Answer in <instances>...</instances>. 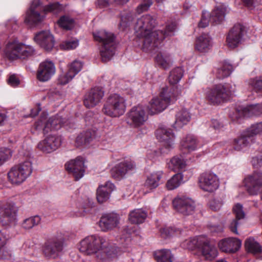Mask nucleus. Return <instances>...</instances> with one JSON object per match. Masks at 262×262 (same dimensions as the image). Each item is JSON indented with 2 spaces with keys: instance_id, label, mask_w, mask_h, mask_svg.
Returning <instances> with one entry per match:
<instances>
[{
  "instance_id": "obj_45",
  "label": "nucleus",
  "mask_w": 262,
  "mask_h": 262,
  "mask_svg": "<svg viewBox=\"0 0 262 262\" xmlns=\"http://www.w3.org/2000/svg\"><path fill=\"white\" fill-rule=\"evenodd\" d=\"M176 29V26L174 24L168 25L166 26L165 31L163 32L162 31L157 30L156 34V46L159 42H160L167 36L172 35Z\"/></svg>"
},
{
  "instance_id": "obj_41",
  "label": "nucleus",
  "mask_w": 262,
  "mask_h": 262,
  "mask_svg": "<svg viewBox=\"0 0 262 262\" xmlns=\"http://www.w3.org/2000/svg\"><path fill=\"white\" fill-rule=\"evenodd\" d=\"M155 259L158 262H172V255L167 249H162L156 251L154 253Z\"/></svg>"
},
{
  "instance_id": "obj_7",
  "label": "nucleus",
  "mask_w": 262,
  "mask_h": 262,
  "mask_svg": "<svg viewBox=\"0 0 262 262\" xmlns=\"http://www.w3.org/2000/svg\"><path fill=\"white\" fill-rule=\"evenodd\" d=\"M32 172V163L27 160L12 167L8 172V179L12 184L19 185L24 182Z\"/></svg>"
},
{
  "instance_id": "obj_11",
  "label": "nucleus",
  "mask_w": 262,
  "mask_h": 262,
  "mask_svg": "<svg viewBox=\"0 0 262 262\" xmlns=\"http://www.w3.org/2000/svg\"><path fill=\"white\" fill-rule=\"evenodd\" d=\"M66 170L72 174L76 180L82 178L85 172L84 159L81 157H77L67 162L65 164Z\"/></svg>"
},
{
  "instance_id": "obj_16",
  "label": "nucleus",
  "mask_w": 262,
  "mask_h": 262,
  "mask_svg": "<svg viewBox=\"0 0 262 262\" xmlns=\"http://www.w3.org/2000/svg\"><path fill=\"white\" fill-rule=\"evenodd\" d=\"M60 144V140L57 137L49 135L38 143L37 147L43 152L50 153L56 150Z\"/></svg>"
},
{
  "instance_id": "obj_21",
  "label": "nucleus",
  "mask_w": 262,
  "mask_h": 262,
  "mask_svg": "<svg viewBox=\"0 0 262 262\" xmlns=\"http://www.w3.org/2000/svg\"><path fill=\"white\" fill-rule=\"evenodd\" d=\"M64 241L62 238L54 239L46 245L43 251L45 255L50 258L57 257L63 250Z\"/></svg>"
},
{
  "instance_id": "obj_52",
  "label": "nucleus",
  "mask_w": 262,
  "mask_h": 262,
  "mask_svg": "<svg viewBox=\"0 0 262 262\" xmlns=\"http://www.w3.org/2000/svg\"><path fill=\"white\" fill-rule=\"evenodd\" d=\"M181 232L179 229L173 228H164L161 230V235L164 238H168L171 236H178Z\"/></svg>"
},
{
  "instance_id": "obj_28",
  "label": "nucleus",
  "mask_w": 262,
  "mask_h": 262,
  "mask_svg": "<svg viewBox=\"0 0 262 262\" xmlns=\"http://www.w3.org/2000/svg\"><path fill=\"white\" fill-rule=\"evenodd\" d=\"M212 42L211 38L206 34L198 37L195 43V50L201 53L208 52L211 49Z\"/></svg>"
},
{
  "instance_id": "obj_32",
  "label": "nucleus",
  "mask_w": 262,
  "mask_h": 262,
  "mask_svg": "<svg viewBox=\"0 0 262 262\" xmlns=\"http://www.w3.org/2000/svg\"><path fill=\"white\" fill-rule=\"evenodd\" d=\"M94 39L97 41L101 42L102 45H110L114 42V36L111 32L101 29L93 33Z\"/></svg>"
},
{
  "instance_id": "obj_50",
  "label": "nucleus",
  "mask_w": 262,
  "mask_h": 262,
  "mask_svg": "<svg viewBox=\"0 0 262 262\" xmlns=\"http://www.w3.org/2000/svg\"><path fill=\"white\" fill-rule=\"evenodd\" d=\"M59 26L65 30H71L74 27V20L66 16L61 17L58 21Z\"/></svg>"
},
{
  "instance_id": "obj_15",
  "label": "nucleus",
  "mask_w": 262,
  "mask_h": 262,
  "mask_svg": "<svg viewBox=\"0 0 262 262\" xmlns=\"http://www.w3.org/2000/svg\"><path fill=\"white\" fill-rule=\"evenodd\" d=\"M247 190L251 195L257 194L262 185V173L254 172L244 180Z\"/></svg>"
},
{
  "instance_id": "obj_42",
  "label": "nucleus",
  "mask_w": 262,
  "mask_h": 262,
  "mask_svg": "<svg viewBox=\"0 0 262 262\" xmlns=\"http://www.w3.org/2000/svg\"><path fill=\"white\" fill-rule=\"evenodd\" d=\"M183 176L182 173L175 174L167 181L166 186L168 190H173L183 182Z\"/></svg>"
},
{
  "instance_id": "obj_17",
  "label": "nucleus",
  "mask_w": 262,
  "mask_h": 262,
  "mask_svg": "<svg viewBox=\"0 0 262 262\" xmlns=\"http://www.w3.org/2000/svg\"><path fill=\"white\" fill-rule=\"evenodd\" d=\"M34 40L47 51H51L54 46V37L49 31H43L37 33L34 37Z\"/></svg>"
},
{
  "instance_id": "obj_26",
  "label": "nucleus",
  "mask_w": 262,
  "mask_h": 262,
  "mask_svg": "<svg viewBox=\"0 0 262 262\" xmlns=\"http://www.w3.org/2000/svg\"><path fill=\"white\" fill-rule=\"evenodd\" d=\"M233 211L235 219L232 220L229 224V228L233 232L237 234V227L241 224V221L245 218L246 215L242 205L239 203H237L233 206Z\"/></svg>"
},
{
  "instance_id": "obj_6",
  "label": "nucleus",
  "mask_w": 262,
  "mask_h": 262,
  "mask_svg": "<svg viewBox=\"0 0 262 262\" xmlns=\"http://www.w3.org/2000/svg\"><path fill=\"white\" fill-rule=\"evenodd\" d=\"M234 90V88L229 84H219L206 89L204 93L210 103L219 104L223 102Z\"/></svg>"
},
{
  "instance_id": "obj_3",
  "label": "nucleus",
  "mask_w": 262,
  "mask_h": 262,
  "mask_svg": "<svg viewBox=\"0 0 262 262\" xmlns=\"http://www.w3.org/2000/svg\"><path fill=\"white\" fill-rule=\"evenodd\" d=\"M180 95L177 88L173 89L163 86L159 96L154 97L149 102L148 108L151 114L163 111L171 103L174 102Z\"/></svg>"
},
{
  "instance_id": "obj_63",
  "label": "nucleus",
  "mask_w": 262,
  "mask_h": 262,
  "mask_svg": "<svg viewBox=\"0 0 262 262\" xmlns=\"http://www.w3.org/2000/svg\"><path fill=\"white\" fill-rule=\"evenodd\" d=\"M8 82L9 85L13 87H16L18 86L20 83V80L18 77L15 75H12L10 76Z\"/></svg>"
},
{
  "instance_id": "obj_31",
  "label": "nucleus",
  "mask_w": 262,
  "mask_h": 262,
  "mask_svg": "<svg viewBox=\"0 0 262 262\" xmlns=\"http://www.w3.org/2000/svg\"><path fill=\"white\" fill-rule=\"evenodd\" d=\"M94 39L97 41L101 42L102 45H110L114 42V36L111 32L101 29L93 33Z\"/></svg>"
},
{
  "instance_id": "obj_29",
  "label": "nucleus",
  "mask_w": 262,
  "mask_h": 262,
  "mask_svg": "<svg viewBox=\"0 0 262 262\" xmlns=\"http://www.w3.org/2000/svg\"><path fill=\"white\" fill-rule=\"evenodd\" d=\"M163 175V171L161 170L153 171L149 173L144 183V186L149 189H154L158 187L160 181Z\"/></svg>"
},
{
  "instance_id": "obj_38",
  "label": "nucleus",
  "mask_w": 262,
  "mask_h": 262,
  "mask_svg": "<svg viewBox=\"0 0 262 262\" xmlns=\"http://www.w3.org/2000/svg\"><path fill=\"white\" fill-rule=\"evenodd\" d=\"M147 215V212L142 209H135L130 212L129 220L133 224H140L145 221Z\"/></svg>"
},
{
  "instance_id": "obj_64",
  "label": "nucleus",
  "mask_w": 262,
  "mask_h": 262,
  "mask_svg": "<svg viewBox=\"0 0 262 262\" xmlns=\"http://www.w3.org/2000/svg\"><path fill=\"white\" fill-rule=\"evenodd\" d=\"M7 240L6 234L0 231V254L4 250Z\"/></svg>"
},
{
  "instance_id": "obj_18",
  "label": "nucleus",
  "mask_w": 262,
  "mask_h": 262,
  "mask_svg": "<svg viewBox=\"0 0 262 262\" xmlns=\"http://www.w3.org/2000/svg\"><path fill=\"white\" fill-rule=\"evenodd\" d=\"M62 124L64 126H68V123L67 121H61V118L59 116H57L50 118L45 125H43L42 120L36 122L35 127L37 129H43L45 132H48L49 130L60 128Z\"/></svg>"
},
{
  "instance_id": "obj_25",
  "label": "nucleus",
  "mask_w": 262,
  "mask_h": 262,
  "mask_svg": "<svg viewBox=\"0 0 262 262\" xmlns=\"http://www.w3.org/2000/svg\"><path fill=\"white\" fill-rule=\"evenodd\" d=\"M202 256L207 260H212L217 255V250L215 245L210 241H203L199 246Z\"/></svg>"
},
{
  "instance_id": "obj_56",
  "label": "nucleus",
  "mask_w": 262,
  "mask_h": 262,
  "mask_svg": "<svg viewBox=\"0 0 262 262\" xmlns=\"http://www.w3.org/2000/svg\"><path fill=\"white\" fill-rule=\"evenodd\" d=\"M12 151L8 148L0 149V166L4 164L12 157Z\"/></svg>"
},
{
  "instance_id": "obj_51",
  "label": "nucleus",
  "mask_w": 262,
  "mask_h": 262,
  "mask_svg": "<svg viewBox=\"0 0 262 262\" xmlns=\"http://www.w3.org/2000/svg\"><path fill=\"white\" fill-rule=\"evenodd\" d=\"M250 138L254 135L262 133V122L252 125L245 132Z\"/></svg>"
},
{
  "instance_id": "obj_53",
  "label": "nucleus",
  "mask_w": 262,
  "mask_h": 262,
  "mask_svg": "<svg viewBox=\"0 0 262 262\" xmlns=\"http://www.w3.org/2000/svg\"><path fill=\"white\" fill-rule=\"evenodd\" d=\"M79 45V41L77 39H71L62 42L60 45V48L64 50H73Z\"/></svg>"
},
{
  "instance_id": "obj_60",
  "label": "nucleus",
  "mask_w": 262,
  "mask_h": 262,
  "mask_svg": "<svg viewBox=\"0 0 262 262\" xmlns=\"http://www.w3.org/2000/svg\"><path fill=\"white\" fill-rule=\"evenodd\" d=\"M62 9V7L58 3H55L46 6L45 8V11L56 13L60 11Z\"/></svg>"
},
{
  "instance_id": "obj_1",
  "label": "nucleus",
  "mask_w": 262,
  "mask_h": 262,
  "mask_svg": "<svg viewBox=\"0 0 262 262\" xmlns=\"http://www.w3.org/2000/svg\"><path fill=\"white\" fill-rule=\"evenodd\" d=\"M77 248L85 255H94L98 261H108L117 256V249L105 237L97 235L85 237L78 244Z\"/></svg>"
},
{
  "instance_id": "obj_23",
  "label": "nucleus",
  "mask_w": 262,
  "mask_h": 262,
  "mask_svg": "<svg viewBox=\"0 0 262 262\" xmlns=\"http://www.w3.org/2000/svg\"><path fill=\"white\" fill-rule=\"evenodd\" d=\"M104 96V92L98 88L92 89L85 95L84 104L86 107H92L99 103Z\"/></svg>"
},
{
  "instance_id": "obj_49",
  "label": "nucleus",
  "mask_w": 262,
  "mask_h": 262,
  "mask_svg": "<svg viewBox=\"0 0 262 262\" xmlns=\"http://www.w3.org/2000/svg\"><path fill=\"white\" fill-rule=\"evenodd\" d=\"M233 70L232 66L227 62H225L217 70V76L223 78L229 76Z\"/></svg>"
},
{
  "instance_id": "obj_62",
  "label": "nucleus",
  "mask_w": 262,
  "mask_h": 262,
  "mask_svg": "<svg viewBox=\"0 0 262 262\" xmlns=\"http://www.w3.org/2000/svg\"><path fill=\"white\" fill-rule=\"evenodd\" d=\"M151 5L152 2L150 0L144 1L138 6L137 11L138 13H141L147 11Z\"/></svg>"
},
{
  "instance_id": "obj_46",
  "label": "nucleus",
  "mask_w": 262,
  "mask_h": 262,
  "mask_svg": "<svg viewBox=\"0 0 262 262\" xmlns=\"http://www.w3.org/2000/svg\"><path fill=\"white\" fill-rule=\"evenodd\" d=\"M245 248L250 253L253 254L258 253L261 251V247L253 238H249L245 242Z\"/></svg>"
},
{
  "instance_id": "obj_37",
  "label": "nucleus",
  "mask_w": 262,
  "mask_h": 262,
  "mask_svg": "<svg viewBox=\"0 0 262 262\" xmlns=\"http://www.w3.org/2000/svg\"><path fill=\"white\" fill-rule=\"evenodd\" d=\"M251 141V139L244 132L240 137L234 140V148L237 151H245L250 146Z\"/></svg>"
},
{
  "instance_id": "obj_12",
  "label": "nucleus",
  "mask_w": 262,
  "mask_h": 262,
  "mask_svg": "<svg viewBox=\"0 0 262 262\" xmlns=\"http://www.w3.org/2000/svg\"><path fill=\"white\" fill-rule=\"evenodd\" d=\"M245 28L242 25H235L227 36L226 42L228 46L233 49L242 43Z\"/></svg>"
},
{
  "instance_id": "obj_22",
  "label": "nucleus",
  "mask_w": 262,
  "mask_h": 262,
  "mask_svg": "<svg viewBox=\"0 0 262 262\" xmlns=\"http://www.w3.org/2000/svg\"><path fill=\"white\" fill-rule=\"evenodd\" d=\"M119 223V217L117 215L105 214L101 216L99 222V226L102 231H107L116 227Z\"/></svg>"
},
{
  "instance_id": "obj_4",
  "label": "nucleus",
  "mask_w": 262,
  "mask_h": 262,
  "mask_svg": "<svg viewBox=\"0 0 262 262\" xmlns=\"http://www.w3.org/2000/svg\"><path fill=\"white\" fill-rule=\"evenodd\" d=\"M34 52L33 47L17 40L8 42L4 50L5 56L10 60L25 59L33 55Z\"/></svg>"
},
{
  "instance_id": "obj_13",
  "label": "nucleus",
  "mask_w": 262,
  "mask_h": 262,
  "mask_svg": "<svg viewBox=\"0 0 262 262\" xmlns=\"http://www.w3.org/2000/svg\"><path fill=\"white\" fill-rule=\"evenodd\" d=\"M55 72L56 68L54 63L52 61L47 60L39 64L36 77L39 81L46 82L52 78Z\"/></svg>"
},
{
  "instance_id": "obj_2",
  "label": "nucleus",
  "mask_w": 262,
  "mask_h": 262,
  "mask_svg": "<svg viewBox=\"0 0 262 262\" xmlns=\"http://www.w3.org/2000/svg\"><path fill=\"white\" fill-rule=\"evenodd\" d=\"M156 20L150 15H143L138 19L135 29L136 35L143 39L145 48L154 47L156 44L157 30H154Z\"/></svg>"
},
{
  "instance_id": "obj_10",
  "label": "nucleus",
  "mask_w": 262,
  "mask_h": 262,
  "mask_svg": "<svg viewBox=\"0 0 262 262\" xmlns=\"http://www.w3.org/2000/svg\"><path fill=\"white\" fill-rule=\"evenodd\" d=\"M172 204L174 209L184 215H191L194 212V202L188 198L178 196L173 200Z\"/></svg>"
},
{
  "instance_id": "obj_48",
  "label": "nucleus",
  "mask_w": 262,
  "mask_h": 262,
  "mask_svg": "<svg viewBox=\"0 0 262 262\" xmlns=\"http://www.w3.org/2000/svg\"><path fill=\"white\" fill-rule=\"evenodd\" d=\"M183 76V71L180 68L173 69L170 73L168 80L171 84H175L178 83Z\"/></svg>"
},
{
  "instance_id": "obj_47",
  "label": "nucleus",
  "mask_w": 262,
  "mask_h": 262,
  "mask_svg": "<svg viewBox=\"0 0 262 262\" xmlns=\"http://www.w3.org/2000/svg\"><path fill=\"white\" fill-rule=\"evenodd\" d=\"M94 137V132L87 130L81 133L77 136L76 142L79 144H86L91 141Z\"/></svg>"
},
{
  "instance_id": "obj_55",
  "label": "nucleus",
  "mask_w": 262,
  "mask_h": 262,
  "mask_svg": "<svg viewBox=\"0 0 262 262\" xmlns=\"http://www.w3.org/2000/svg\"><path fill=\"white\" fill-rule=\"evenodd\" d=\"M82 67L83 63L81 61L75 60L69 65L68 70L75 76L81 70Z\"/></svg>"
},
{
  "instance_id": "obj_59",
  "label": "nucleus",
  "mask_w": 262,
  "mask_h": 262,
  "mask_svg": "<svg viewBox=\"0 0 262 262\" xmlns=\"http://www.w3.org/2000/svg\"><path fill=\"white\" fill-rule=\"evenodd\" d=\"M223 205V200L221 198H216L210 202V208L213 210H220Z\"/></svg>"
},
{
  "instance_id": "obj_57",
  "label": "nucleus",
  "mask_w": 262,
  "mask_h": 262,
  "mask_svg": "<svg viewBox=\"0 0 262 262\" xmlns=\"http://www.w3.org/2000/svg\"><path fill=\"white\" fill-rule=\"evenodd\" d=\"M212 19L210 13L206 11H204L202 14V17L200 21L198 26L200 28H205L209 25V21Z\"/></svg>"
},
{
  "instance_id": "obj_58",
  "label": "nucleus",
  "mask_w": 262,
  "mask_h": 262,
  "mask_svg": "<svg viewBox=\"0 0 262 262\" xmlns=\"http://www.w3.org/2000/svg\"><path fill=\"white\" fill-rule=\"evenodd\" d=\"M197 242L196 239L190 238L183 242L181 246L184 249L192 250L196 247Z\"/></svg>"
},
{
  "instance_id": "obj_19",
  "label": "nucleus",
  "mask_w": 262,
  "mask_h": 262,
  "mask_svg": "<svg viewBox=\"0 0 262 262\" xmlns=\"http://www.w3.org/2000/svg\"><path fill=\"white\" fill-rule=\"evenodd\" d=\"M136 170V165L132 161H125L119 163L112 170L113 176L119 179L124 177L127 173H132Z\"/></svg>"
},
{
  "instance_id": "obj_27",
  "label": "nucleus",
  "mask_w": 262,
  "mask_h": 262,
  "mask_svg": "<svg viewBox=\"0 0 262 262\" xmlns=\"http://www.w3.org/2000/svg\"><path fill=\"white\" fill-rule=\"evenodd\" d=\"M115 189V185L110 181L99 186L97 190V199L100 203H103L109 199L111 193Z\"/></svg>"
},
{
  "instance_id": "obj_34",
  "label": "nucleus",
  "mask_w": 262,
  "mask_h": 262,
  "mask_svg": "<svg viewBox=\"0 0 262 262\" xmlns=\"http://www.w3.org/2000/svg\"><path fill=\"white\" fill-rule=\"evenodd\" d=\"M181 146L182 149L190 152L197 149L200 145L195 136L189 135L182 140Z\"/></svg>"
},
{
  "instance_id": "obj_44",
  "label": "nucleus",
  "mask_w": 262,
  "mask_h": 262,
  "mask_svg": "<svg viewBox=\"0 0 262 262\" xmlns=\"http://www.w3.org/2000/svg\"><path fill=\"white\" fill-rule=\"evenodd\" d=\"M157 63L164 69L169 68L172 64V58L169 55L166 54H158L156 58Z\"/></svg>"
},
{
  "instance_id": "obj_61",
  "label": "nucleus",
  "mask_w": 262,
  "mask_h": 262,
  "mask_svg": "<svg viewBox=\"0 0 262 262\" xmlns=\"http://www.w3.org/2000/svg\"><path fill=\"white\" fill-rule=\"evenodd\" d=\"M249 84L254 89L262 91V77L251 79L249 82Z\"/></svg>"
},
{
  "instance_id": "obj_20",
  "label": "nucleus",
  "mask_w": 262,
  "mask_h": 262,
  "mask_svg": "<svg viewBox=\"0 0 262 262\" xmlns=\"http://www.w3.org/2000/svg\"><path fill=\"white\" fill-rule=\"evenodd\" d=\"M156 137L168 150L174 147V135L170 129L166 128H159L156 132Z\"/></svg>"
},
{
  "instance_id": "obj_54",
  "label": "nucleus",
  "mask_w": 262,
  "mask_h": 262,
  "mask_svg": "<svg viewBox=\"0 0 262 262\" xmlns=\"http://www.w3.org/2000/svg\"><path fill=\"white\" fill-rule=\"evenodd\" d=\"M75 76L70 71H68L61 73L58 77V83L61 85H65L71 81Z\"/></svg>"
},
{
  "instance_id": "obj_43",
  "label": "nucleus",
  "mask_w": 262,
  "mask_h": 262,
  "mask_svg": "<svg viewBox=\"0 0 262 262\" xmlns=\"http://www.w3.org/2000/svg\"><path fill=\"white\" fill-rule=\"evenodd\" d=\"M41 218L35 215L25 219L21 223V227L26 230H29L40 224Z\"/></svg>"
},
{
  "instance_id": "obj_36",
  "label": "nucleus",
  "mask_w": 262,
  "mask_h": 262,
  "mask_svg": "<svg viewBox=\"0 0 262 262\" xmlns=\"http://www.w3.org/2000/svg\"><path fill=\"white\" fill-rule=\"evenodd\" d=\"M191 119L190 113L186 109L180 110L176 115L174 127L180 128L187 124Z\"/></svg>"
},
{
  "instance_id": "obj_40",
  "label": "nucleus",
  "mask_w": 262,
  "mask_h": 262,
  "mask_svg": "<svg viewBox=\"0 0 262 262\" xmlns=\"http://www.w3.org/2000/svg\"><path fill=\"white\" fill-rule=\"evenodd\" d=\"M226 10V8L224 5H219L216 6L211 13L212 20L216 23L222 21L225 18Z\"/></svg>"
},
{
  "instance_id": "obj_33",
  "label": "nucleus",
  "mask_w": 262,
  "mask_h": 262,
  "mask_svg": "<svg viewBox=\"0 0 262 262\" xmlns=\"http://www.w3.org/2000/svg\"><path fill=\"white\" fill-rule=\"evenodd\" d=\"M169 169L174 171L184 169L186 166V161L182 155L173 156L167 163Z\"/></svg>"
},
{
  "instance_id": "obj_39",
  "label": "nucleus",
  "mask_w": 262,
  "mask_h": 262,
  "mask_svg": "<svg viewBox=\"0 0 262 262\" xmlns=\"http://www.w3.org/2000/svg\"><path fill=\"white\" fill-rule=\"evenodd\" d=\"M100 53L103 61L106 62L111 60L115 54L114 42L101 46L100 48Z\"/></svg>"
},
{
  "instance_id": "obj_35",
  "label": "nucleus",
  "mask_w": 262,
  "mask_h": 262,
  "mask_svg": "<svg viewBox=\"0 0 262 262\" xmlns=\"http://www.w3.org/2000/svg\"><path fill=\"white\" fill-rule=\"evenodd\" d=\"M239 114L244 117L258 116L262 114V104L250 105L239 110Z\"/></svg>"
},
{
  "instance_id": "obj_30",
  "label": "nucleus",
  "mask_w": 262,
  "mask_h": 262,
  "mask_svg": "<svg viewBox=\"0 0 262 262\" xmlns=\"http://www.w3.org/2000/svg\"><path fill=\"white\" fill-rule=\"evenodd\" d=\"M40 4V3L39 0H34L32 1L30 10L26 13L25 19L26 23H37L42 20V17L38 12L34 10L35 8L39 6Z\"/></svg>"
},
{
  "instance_id": "obj_9",
  "label": "nucleus",
  "mask_w": 262,
  "mask_h": 262,
  "mask_svg": "<svg viewBox=\"0 0 262 262\" xmlns=\"http://www.w3.org/2000/svg\"><path fill=\"white\" fill-rule=\"evenodd\" d=\"M128 123L135 127L143 126L148 120V115L142 106L133 107L128 113Z\"/></svg>"
},
{
  "instance_id": "obj_8",
  "label": "nucleus",
  "mask_w": 262,
  "mask_h": 262,
  "mask_svg": "<svg viewBox=\"0 0 262 262\" xmlns=\"http://www.w3.org/2000/svg\"><path fill=\"white\" fill-rule=\"evenodd\" d=\"M18 208L13 202L0 203V222L3 226L14 227L17 222Z\"/></svg>"
},
{
  "instance_id": "obj_24",
  "label": "nucleus",
  "mask_w": 262,
  "mask_h": 262,
  "mask_svg": "<svg viewBox=\"0 0 262 262\" xmlns=\"http://www.w3.org/2000/svg\"><path fill=\"white\" fill-rule=\"evenodd\" d=\"M221 250L225 252H235L241 246V241L236 238H227L221 240L218 243Z\"/></svg>"
},
{
  "instance_id": "obj_5",
  "label": "nucleus",
  "mask_w": 262,
  "mask_h": 262,
  "mask_svg": "<svg viewBox=\"0 0 262 262\" xmlns=\"http://www.w3.org/2000/svg\"><path fill=\"white\" fill-rule=\"evenodd\" d=\"M126 108V99L119 94H114L106 98L102 111L108 116L118 117L125 113Z\"/></svg>"
},
{
  "instance_id": "obj_14",
  "label": "nucleus",
  "mask_w": 262,
  "mask_h": 262,
  "mask_svg": "<svg viewBox=\"0 0 262 262\" xmlns=\"http://www.w3.org/2000/svg\"><path fill=\"white\" fill-rule=\"evenodd\" d=\"M200 187L205 191L212 192L218 188L219 180L217 176L213 173H203L199 179Z\"/></svg>"
}]
</instances>
